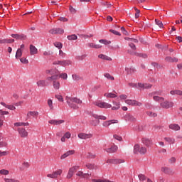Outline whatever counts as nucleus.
Segmentation results:
<instances>
[{
    "instance_id": "nucleus-1",
    "label": "nucleus",
    "mask_w": 182,
    "mask_h": 182,
    "mask_svg": "<svg viewBox=\"0 0 182 182\" xmlns=\"http://www.w3.org/2000/svg\"><path fill=\"white\" fill-rule=\"evenodd\" d=\"M46 73H49L52 75L51 77H48L46 80L48 82H53V88L55 90H59L60 88V82L56 81L59 79V70L57 69L47 70Z\"/></svg>"
},
{
    "instance_id": "nucleus-2",
    "label": "nucleus",
    "mask_w": 182,
    "mask_h": 182,
    "mask_svg": "<svg viewBox=\"0 0 182 182\" xmlns=\"http://www.w3.org/2000/svg\"><path fill=\"white\" fill-rule=\"evenodd\" d=\"M65 100L69 107L74 110H77V109H79V106L82 103V100L77 97H66Z\"/></svg>"
},
{
    "instance_id": "nucleus-3",
    "label": "nucleus",
    "mask_w": 182,
    "mask_h": 182,
    "mask_svg": "<svg viewBox=\"0 0 182 182\" xmlns=\"http://www.w3.org/2000/svg\"><path fill=\"white\" fill-rule=\"evenodd\" d=\"M93 105H95V106H97V107H100V109H110L112 108V105L106 102H103V101H97V102H94Z\"/></svg>"
},
{
    "instance_id": "nucleus-4",
    "label": "nucleus",
    "mask_w": 182,
    "mask_h": 182,
    "mask_svg": "<svg viewBox=\"0 0 182 182\" xmlns=\"http://www.w3.org/2000/svg\"><path fill=\"white\" fill-rule=\"evenodd\" d=\"M134 154L140 153V154H146L147 153V149L144 146H140L139 144H135L134 147Z\"/></svg>"
},
{
    "instance_id": "nucleus-5",
    "label": "nucleus",
    "mask_w": 182,
    "mask_h": 182,
    "mask_svg": "<svg viewBox=\"0 0 182 182\" xmlns=\"http://www.w3.org/2000/svg\"><path fill=\"white\" fill-rule=\"evenodd\" d=\"M79 170V166H74L69 168L68 174L66 176V178L70 180L76 173Z\"/></svg>"
},
{
    "instance_id": "nucleus-6",
    "label": "nucleus",
    "mask_w": 182,
    "mask_h": 182,
    "mask_svg": "<svg viewBox=\"0 0 182 182\" xmlns=\"http://www.w3.org/2000/svg\"><path fill=\"white\" fill-rule=\"evenodd\" d=\"M53 65H59L65 68L72 65V61L70 60H55L53 63Z\"/></svg>"
},
{
    "instance_id": "nucleus-7",
    "label": "nucleus",
    "mask_w": 182,
    "mask_h": 182,
    "mask_svg": "<svg viewBox=\"0 0 182 182\" xmlns=\"http://www.w3.org/2000/svg\"><path fill=\"white\" fill-rule=\"evenodd\" d=\"M105 161L108 164H122V163H124V160L120 159H108Z\"/></svg>"
},
{
    "instance_id": "nucleus-8",
    "label": "nucleus",
    "mask_w": 182,
    "mask_h": 182,
    "mask_svg": "<svg viewBox=\"0 0 182 182\" xmlns=\"http://www.w3.org/2000/svg\"><path fill=\"white\" fill-rule=\"evenodd\" d=\"M125 103L129 105V106H138L139 107L143 105L141 102L136 101V100H126Z\"/></svg>"
},
{
    "instance_id": "nucleus-9",
    "label": "nucleus",
    "mask_w": 182,
    "mask_h": 182,
    "mask_svg": "<svg viewBox=\"0 0 182 182\" xmlns=\"http://www.w3.org/2000/svg\"><path fill=\"white\" fill-rule=\"evenodd\" d=\"M160 106L162 109H170V107H173V106H174V102L166 100L161 102Z\"/></svg>"
},
{
    "instance_id": "nucleus-10",
    "label": "nucleus",
    "mask_w": 182,
    "mask_h": 182,
    "mask_svg": "<svg viewBox=\"0 0 182 182\" xmlns=\"http://www.w3.org/2000/svg\"><path fill=\"white\" fill-rule=\"evenodd\" d=\"M161 171L162 173H164V174H168V176H173L174 174V172L171 169V168L167 167V166H163L161 168Z\"/></svg>"
},
{
    "instance_id": "nucleus-11",
    "label": "nucleus",
    "mask_w": 182,
    "mask_h": 182,
    "mask_svg": "<svg viewBox=\"0 0 182 182\" xmlns=\"http://www.w3.org/2000/svg\"><path fill=\"white\" fill-rule=\"evenodd\" d=\"M77 136L81 140H87V139H92V137H93V134L81 132V133L78 134Z\"/></svg>"
},
{
    "instance_id": "nucleus-12",
    "label": "nucleus",
    "mask_w": 182,
    "mask_h": 182,
    "mask_svg": "<svg viewBox=\"0 0 182 182\" xmlns=\"http://www.w3.org/2000/svg\"><path fill=\"white\" fill-rule=\"evenodd\" d=\"M62 173H63L62 169H59L58 171L53 172L52 173L48 174L47 177L50 178H58V176H60Z\"/></svg>"
},
{
    "instance_id": "nucleus-13",
    "label": "nucleus",
    "mask_w": 182,
    "mask_h": 182,
    "mask_svg": "<svg viewBox=\"0 0 182 182\" xmlns=\"http://www.w3.org/2000/svg\"><path fill=\"white\" fill-rule=\"evenodd\" d=\"M117 146L116 145L112 146L109 148H107L106 145L103 146L104 151H107V153H116V151H117Z\"/></svg>"
},
{
    "instance_id": "nucleus-14",
    "label": "nucleus",
    "mask_w": 182,
    "mask_h": 182,
    "mask_svg": "<svg viewBox=\"0 0 182 182\" xmlns=\"http://www.w3.org/2000/svg\"><path fill=\"white\" fill-rule=\"evenodd\" d=\"M65 31L60 28H53L50 30V33L52 35H57L59 33L60 35H62V33H64Z\"/></svg>"
},
{
    "instance_id": "nucleus-15",
    "label": "nucleus",
    "mask_w": 182,
    "mask_h": 182,
    "mask_svg": "<svg viewBox=\"0 0 182 182\" xmlns=\"http://www.w3.org/2000/svg\"><path fill=\"white\" fill-rule=\"evenodd\" d=\"M36 85L38 87H46L49 83L45 80H39L37 81Z\"/></svg>"
},
{
    "instance_id": "nucleus-16",
    "label": "nucleus",
    "mask_w": 182,
    "mask_h": 182,
    "mask_svg": "<svg viewBox=\"0 0 182 182\" xmlns=\"http://www.w3.org/2000/svg\"><path fill=\"white\" fill-rule=\"evenodd\" d=\"M18 132L21 137H23V138L28 137V132L26 131V129L23 128H18Z\"/></svg>"
},
{
    "instance_id": "nucleus-17",
    "label": "nucleus",
    "mask_w": 182,
    "mask_h": 182,
    "mask_svg": "<svg viewBox=\"0 0 182 182\" xmlns=\"http://www.w3.org/2000/svg\"><path fill=\"white\" fill-rule=\"evenodd\" d=\"M48 123H50V124H53L54 126H59L60 124L65 123V120H63V119H60V120L53 119V120L48 121Z\"/></svg>"
},
{
    "instance_id": "nucleus-18",
    "label": "nucleus",
    "mask_w": 182,
    "mask_h": 182,
    "mask_svg": "<svg viewBox=\"0 0 182 182\" xmlns=\"http://www.w3.org/2000/svg\"><path fill=\"white\" fill-rule=\"evenodd\" d=\"M114 123H119V121L117 119H112L109 121H106L103 122L102 126H104V127H109L110 124H114Z\"/></svg>"
},
{
    "instance_id": "nucleus-19",
    "label": "nucleus",
    "mask_w": 182,
    "mask_h": 182,
    "mask_svg": "<svg viewBox=\"0 0 182 182\" xmlns=\"http://www.w3.org/2000/svg\"><path fill=\"white\" fill-rule=\"evenodd\" d=\"M73 154H75V150H70L68 151L67 152H65L64 154H63L60 156L61 160H63L65 159H66V157H69V156H73Z\"/></svg>"
},
{
    "instance_id": "nucleus-20",
    "label": "nucleus",
    "mask_w": 182,
    "mask_h": 182,
    "mask_svg": "<svg viewBox=\"0 0 182 182\" xmlns=\"http://www.w3.org/2000/svg\"><path fill=\"white\" fill-rule=\"evenodd\" d=\"M85 166L87 167L89 170H97V168H99L97 165L91 163H87Z\"/></svg>"
},
{
    "instance_id": "nucleus-21",
    "label": "nucleus",
    "mask_w": 182,
    "mask_h": 182,
    "mask_svg": "<svg viewBox=\"0 0 182 182\" xmlns=\"http://www.w3.org/2000/svg\"><path fill=\"white\" fill-rule=\"evenodd\" d=\"M128 53H130V55H135L136 56H139L140 58H144V59H147V54L137 53L134 51H130V50H128Z\"/></svg>"
},
{
    "instance_id": "nucleus-22",
    "label": "nucleus",
    "mask_w": 182,
    "mask_h": 182,
    "mask_svg": "<svg viewBox=\"0 0 182 182\" xmlns=\"http://www.w3.org/2000/svg\"><path fill=\"white\" fill-rule=\"evenodd\" d=\"M168 127L171 129V130H173L174 132H178V130L181 129L180 125L177 124H169Z\"/></svg>"
},
{
    "instance_id": "nucleus-23",
    "label": "nucleus",
    "mask_w": 182,
    "mask_h": 182,
    "mask_svg": "<svg viewBox=\"0 0 182 182\" xmlns=\"http://www.w3.org/2000/svg\"><path fill=\"white\" fill-rule=\"evenodd\" d=\"M38 53V48L32 44L30 45V54L31 55H37Z\"/></svg>"
},
{
    "instance_id": "nucleus-24",
    "label": "nucleus",
    "mask_w": 182,
    "mask_h": 182,
    "mask_svg": "<svg viewBox=\"0 0 182 182\" xmlns=\"http://www.w3.org/2000/svg\"><path fill=\"white\" fill-rule=\"evenodd\" d=\"M125 72H127V75H133L136 72V69L133 67H125Z\"/></svg>"
},
{
    "instance_id": "nucleus-25",
    "label": "nucleus",
    "mask_w": 182,
    "mask_h": 182,
    "mask_svg": "<svg viewBox=\"0 0 182 182\" xmlns=\"http://www.w3.org/2000/svg\"><path fill=\"white\" fill-rule=\"evenodd\" d=\"M166 62H169V63H173L174 62H178V59L177 58H171L170 56L166 57L165 58Z\"/></svg>"
},
{
    "instance_id": "nucleus-26",
    "label": "nucleus",
    "mask_w": 182,
    "mask_h": 182,
    "mask_svg": "<svg viewBox=\"0 0 182 182\" xmlns=\"http://www.w3.org/2000/svg\"><path fill=\"white\" fill-rule=\"evenodd\" d=\"M139 87H141L142 89H151L153 86L151 84H143V83H138Z\"/></svg>"
},
{
    "instance_id": "nucleus-27",
    "label": "nucleus",
    "mask_w": 182,
    "mask_h": 182,
    "mask_svg": "<svg viewBox=\"0 0 182 182\" xmlns=\"http://www.w3.org/2000/svg\"><path fill=\"white\" fill-rule=\"evenodd\" d=\"M39 114V112L36 111H30L27 113V117H36Z\"/></svg>"
},
{
    "instance_id": "nucleus-28",
    "label": "nucleus",
    "mask_w": 182,
    "mask_h": 182,
    "mask_svg": "<svg viewBox=\"0 0 182 182\" xmlns=\"http://www.w3.org/2000/svg\"><path fill=\"white\" fill-rule=\"evenodd\" d=\"M112 104L114 106L112 107V110H119L120 109V102L112 101Z\"/></svg>"
},
{
    "instance_id": "nucleus-29",
    "label": "nucleus",
    "mask_w": 182,
    "mask_h": 182,
    "mask_svg": "<svg viewBox=\"0 0 182 182\" xmlns=\"http://www.w3.org/2000/svg\"><path fill=\"white\" fill-rule=\"evenodd\" d=\"M87 46H89V48H94V49H100L102 48L101 45L95 44L93 43H89Z\"/></svg>"
},
{
    "instance_id": "nucleus-30",
    "label": "nucleus",
    "mask_w": 182,
    "mask_h": 182,
    "mask_svg": "<svg viewBox=\"0 0 182 182\" xmlns=\"http://www.w3.org/2000/svg\"><path fill=\"white\" fill-rule=\"evenodd\" d=\"M98 58H100V59H102L103 60H109V61H112V58L106 55H104V54H100L98 55Z\"/></svg>"
},
{
    "instance_id": "nucleus-31",
    "label": "nucleus",
    "mask_w": 182,
    "mask_h": 182,
    "mask_svg": "<svg viewBox=\"0 0 182 182\" xmlns=\"http://www.w3.org/2000/svg\"><path fill=\"white\" fill-rule=\"evenodd\" d=\"M153 99L155 102H159V103H162V102H164V97H159L157 95H154L153 97Z\"/></svg>"
},
{
    "instance_id": "nucleus-32",
    "label": "nucleus",
    "mask_w": 182,
    "mask_h": 182,
    "mask_svg": "<svg viewBox=\"0 0 182 182\" xmlns=\"http://www.w3.org/2000/svg\"><path fill=\"white\" fill-rule=\"evenodd\" d=\"M29 167H31V164H29L28 161H23L20 170H25V168H29Z\"/></svg>"
},
{
    "instance_id": "nucleus-33",
    "label": "nucleus",
    "mask_w": 182,
    "mask_h": 182,
    "mask_svg": "<svg viewBox=\"0 0 182 182\" xmlns=\"http://www.w3.org/2000/svg\"><path fill=\"white\" fill-rule=\"evenodd\" d=\"M104 96L107 99L109 98L113 99L114 97H117V95H116V94L112 93V92H107L104 95Z\"/></svg>"
},
{
    "instance_id": "nucleus-34",
    "label": "nucleus",
    "mask_w": 182,
    "mask_h": 182,
    "mask_svg": "<svg viewBox=\"0 0 182 182\" xmlns=\"http://www.w3.org/2000/svg\"><path fill=\"white\" fill-rule=\"evenodd\" d=\"M142 143L146 146L147 147H149V146H150V144H151V141H150V139H146V138H144L142 139Z\"/></svg>"
},
{
    "instance_id": "nucleus-35",
    "label": "nucleus",
    "mask_w": 182,
    "mask_h": 182,
    "mask_svg": "<svg viewBox=\"0 0 182 182\" xmlns=\"http://www.w3.org/2000/svg\"><path fill=\"white\" fill-rule=\"evenodd\" d=\"M164 140H166L167 143H169V144H174V143H176V139L173 138L166 137L164 138Z\"/></svg>"
},
{
    "instance_id": "nucleus-36",
    "label": "nucleus",
    "mask_w": 182,
    "mask_h": 182,
    "mask_svg": "<svg viewBox=\"0 0 182 182\" xmlns=\"http://www.w3.org/2000/svg\"><path fill=\"white\" fill-rule=\"evenodd\" d=\"M22 56V49L18 48L16 53V59H19Z\"/></svg>"
},
{
    "instance_id": "nucleus-37",
    "label": "nucleus",
    "mask_w": 182,
    "mask_h": 182,
    "mask_svg": "<svg viewBox=\"0 0 182 182\" xmlns=\"http://www.w3.org/2000/svg\"><path fill=\"white\" fill-rule=\"evenodd\" d=\"M67 38L68 41H76L77 39V36H76L75 34H73L70 36H68Z\"/></svg>"
},
{
    "instance_id": "nucleus-38",
    "label": "nucleus",
    "mask_w": 182,
    "mask_h": 182,
    "mask_svg": "<svg viewBox=\"0 0 182 182\" xmlns=\"http://www.w3.org/2000/svg\"><path fill=\"white\" fill-rule=\"evenodd\" d=\"M99 42L100 43H103V45H110L112 43V41L105 39L99 40Z\"/></svg>"
},
{
    "instance_id": "nucleus-39",
    "label": "nucleus",
    "mask_w": 182,
    "mask_h": 182,
    "mask_svg": "<svg viewBox=\"0 0 182 182\" xmlns=\"http://www.w3.org/2000/svg\"><path fill=\"white\" fill-rule=\"evenodd\" d=\"M9 174V171L6 169L0 170V176H8Z\"/></svg>"
},
{
    "instance_id": "nucleus-40",
    "label": "nucleus",
    "mask_w": 182,
    "mask_h": 182,
    "mask_svg": "<svg viewBox=\"0 0 182 182\" xmlns=\"http://www.w3.org/2000/svg\"><path fill=\"white\" fill-rule=\"evenodd\" d=\"M48 107L50 108V110H53L54 109L53 102L52 101V100L50 99L48 100Z\"/></svg>"
},
{
    "instance_id": "nucleus-41",
    "label": "nucleus",
    "mask_w": 182,
    "mask_h": 182,
    "mask_svg": "<svg viewBox=\"0 0 182 182\" xmlns=\"http://www.w3.org/2000/svg\"><path fill=\"white\" fill-rule=\"evenodd\" d=\"M156 25H158L161 29H163L164 26H163V22H161L160 20H155Z\"/></svg>"
},
{
    "instance_id": "nucleus-42",
    "label": "nucleus",
    "mask_w": 182,
    "mask_h": 182,
    "mask_svg": "<svg viewBox=\"0 0 182 182\" xmlns=\"http://www.w3.org/2000/svg\"><path fill=\"white\" fill-rule=\"evenodd\" d=\"M127 119L129 122H136V118H134V117H133L132 114L127 115Z\"/></svg>"
},
{
    "instance_id": "nucleus-43",
    "label": "nucleus",
    "mask_w": 182,
    "mask_h": 182,
    "mask_svg": "<svg viewBox=\"0 0 182 182\" xmlns=\"http://www.w3.org/2000/svg\"><path fill=\"white\" fill-rule=\"evenodd\" d=\"M87 159H96V154L88 152L87 154Z\"/></svg>"
},
{
    "instance_id": "nucleus-44",
    "label": "nucleus",
    "mask_w": 182,
    "mask_h": 182,
    "mask_svg": "<svg viewBox=\"0 0 182 182\" xmlns=\"http://www.w3.org/2000/svg\"><path fill=\"white\" fill-rule=\"evenodd\" d=\"M138 178L139 181H144V180H146V176L143 173H140L139 175H138Z\"/></svg>"
},
{
    "instance_id": "nucleus-45",
    "label": "nucleus",
    "mask_w": 182,
    "mask_h": 182,
    "mask_svg": "<svg viewBox=\"0 0 182 182\" xmlns=\"http://www.w3.org/2000/svg\"><path fill=\"white\" fill-rule=\"evenodd\" d=\"M127 41H129V43H137L139 41L136 38H127Z\"/></svg>"
},
{
    "instance_id": "nucleus-46",
    "label": "nucleus",
    "mask_w": 182,
    "mask_h": 182,
    "mask_svg": "<svg viewBox=\"0 0 182 182\" xmlns=\"http://www.w3.org/2000/svg\"><path fill=\"white\" fill-rule=\"evenodd\" d=\"M176 161H177L176 157H171L168 159L169 164H176Z\"/></svg>"
},
{
    "instance_id": "nucleus-47",
    "label": "nucleus",
    "mask_w": 182,
    "mask_h": 182,
    "mask_svg": "<svg viewBox=\"0 0 182 182\" xmlns=\"http://www.w3.org/2000/svg\"><path fill=\"white\" fill-rule=\"evenodd\" d=\"M54 46L55 48H58V49H62L63 45H62V43L60 42H55Z\"/></svg>"
},
{
    "instance_id": "nucleus-48",
    "label": "nucleus",
    "mask_w": 182,
    "mask_h": 182,
    "mask_svg": "<svg viewBox=\"0 0 182 182\" xmlns=\"http://www.w3.org/2000/svg\"><path fill=\"white\" fill-rule=\"evenodd\" d=\"M146 114L149 116V117H156L157 114L155 112H146Z\"/></svg>"
},
{
    "instance_id": "nucleus-49",
    "label": "nucleus",
    "mask_w": 182,
    "mask_h": 182,
    "mask_svg": "<svg viewBox=\"0 0 182 182\" xmlns=\"http://www.w3.org/2000/svg\"><path fill=\"white\" fill-rule=\"evenodd\" d=\"M14 39H3V43H14Z\"/></svg>"
},
{
    "instance_id": "nucleus-50",
    "label": "nucleus",
    "mask_w": 182,
    "mask_h": 182,
    "mask_svg": "<svg viewBox=\"0 0 182 182\" xmlns=\"http://www.w3.org/2000/svg\"><path fill=\"white\" fill-rule=\"evenodd\" d=\"M9 154V151H0V157H4L5 156H8Z\"/></svg>"
},
{
    "instance_id": "nucleus-51",
    "label": "nucleus",
    "mask_w": 182,
    "mask_h": 182,
    "mask_svg": "<svg viewBox=\"0 0 182 182\" xmlns=\"http://www.w3.org/2000/svg\"><path fill=\"white\" fill-rule=\"evenodd\" d=\"M11 36L14 38V39H22L23 38V36L18 35V34H11Z\"/></svg>"
},
{
    "instance_id": "nucleus-52",
    "label": "nucleus",
    "mask_w": 182,
    "mask_h": 182,
    "mask_svg": "<svg viewBox=\"0 0 182 182\" xmlns=\"http://www.w3.org/2000/svg\"><path fill=\"white\" fill-rule=\"evenodd\" d=\"M59 56L60 58H62V59H64V58H66V53L63 52L62 50H59Z\"/></svg>"
},
{
    "instance_id": "nucleus-53",
    "label": "nucleus",
    "mask_w": 182,
    "mask_h": 182,
    "mask_svg": "<svg viewBox=\"0 0 182 182\" xmlns=\"http://www.w3.org/2000/svg\"><path fill=\"white\" fill-rule=\"evenodd\" d=\"M90 123L92 126H97V124L100 123V121H99V119H95L94 121H91Z\"/></svg>"
},
{
    "instance_id": "nucleus-54",
    "label": "nucleus",
    "mask_w": 182,
    "mask_h": 182,
    "mask_svg": "<svg viewBox=\"0 0 182 182\" xmlns=\"http://www.w3.org/2000/svg\"><path fill=\"white\" fill-rule=\"evenodd\" d=\"M109 32H111V33H113L114 35H117V36H120L122 35L120 33H119V31L113 29L109 30Z\"/></svg>"
},
{
    "instance_id": "nucleus-55",
    "label": "nucleus",
    "mask_w": 182,
    "mask_h": 182,
    "mask_svg": "<svg viewBox=\"0 0 182 182\" xmlns=\"http://www.w3.org/2000/svg\"><path fill=\"white\" fill-rule=\"evenodd\" d=\"M105 77H107V79H109V80H114V77L110 75L109 73L105 74Z\"/></svg>"
},
{
    "instance_id": "nucleus-56",
    "label": "nucleus",
    "mask_w": 182,
    "mask_h": 182,
    "mask_svg": "<svg viewBox=\"0 0 182 182\" xmlns=\"http://www.w3.org/2000/svg\"><path fill=\"white\" fill-rule=\"evenodd\" d=\"M58 77H61V79H64V80H66V79H68V74L62 73L60 75H58Z\"/></svg>"
},
{
    "instance_id": "nucleus-57",
    "label": "nucleus",
    "mask_w": 182,
    "mask_h": 182,
    "mask_svg": "<svg viewBox=\"0 0 182 182\" xmlns=\"http://www.w3.org/2000/svg\"><path fill=\"white\" fill-rule=\"evenodd\" d=\"M84 173H83V171H78L77 173H76V176H77V177H80L81 178H83V176H84Z\"/></svg>"
},
{
    "instance_id": "nucleus-58",
    "label": "nucleus",
    "mask_w": 182,
    "mask_h": 182,
    "mask_svg": "<svg viewBox=\"0 0 182 182\" xmlns=\"http://www.w3.org/2000/svg\"><path fill=\"white\" fill-rule=\"evenodd\" d=\"M20 61L21 62V63H24V65L29 63V61L26 58H20Z\"/></svg>"
},
{
    "instance_id": "nucleus-59",
    "label": "nucleus",
    "mask_w": 182,
    "mask_h": 182,
    "mask_svg": "<svg viewBox=\"0 0 182 182\" xmlns=\"http://www.w3.org/2000/svg\"><path fill=\"white\" fill-rule=\"evenodd\" d=\"M5 114H9V112L8 111H3L2 109H0V119L2 116H5Z\"/></svg>"
},
{
    "instance_id": "nucleus-60",
    "label": "nucleus",
    "mask_w": 182,
    "mask_h": 182,
    "mask_svg": "<svg viewBox=\"0 0 182 182\" xmlns=\"http://www.w3.org/2000/svg\"><path fill=\"white\" fill-rule=\"evenodd\" d=\"M55 99H58V102H63V97L60 95H55Z\"/></svg>"
},
{
    "instance_id": "nucleus-61",
    "label": "nucleus",
    "mask_w": 182,
    "mask_h": 182,
    "mask_svg": "<svg viewBox=\"0 0 182 182\" xmlns=\"http://www.w3.org/2000/svg\"><path fill=\"white\" fill-rule=\"evenodd\" d=\"M73 80H80V77L78 75L74 74L72 75Z\"/></svg>"
},
{
    "instance_id": "nucleus-62",
    "label": "nucleus",
    "mask_w": 182,
    "mask_h": 182,
    "mask_svg": "<svg viewBox=\"0 0 182 182\" xmlns=\"http://www.w3.org/2000/svg\"><path fill=\"white\" fill-rule=\"evenodd\" d=\"M6 109H9V110H16V107L12 105H8Z\"/></svg>"
},
{
    "instance_id": "nucleus-63",
    "label": "nucleus",
    "mask_w": 182,
    "mask_h": 182,
    "mask_svg": "<svg viewBox=\"0 0 182 182\" xmlns=\"http://www.w3.org/2000/svg\"><path fill=\"white\" fill-rule=\"evenodd\" d=\"M129 46L131 47V49H132V50H136V45H134L133 43H129Z\"/></svg>"
},
{
    "instance_id": "nucleus-64",
    "label": "nucleus",
    "mask_w": 182,
    "mask_h": 182,
    "mask_svg": "<svg viewBox=\"0 0 182 182\" xmlns=\"http://www.w3.org/2000/svg\"><path fill=\"white\" fill-rule=\"evenodd\" d=\"M14 178H4V181L5 182H14Z\"/></svg>"
}]
</instances>
